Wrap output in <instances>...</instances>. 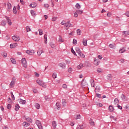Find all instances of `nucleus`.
<instances>
[{
  "mask_svg": "<svg viewBox=\"0 0 129 129\" xmlns=\"http://www.w3.org/2000/svg\"><path fill=\"white\" fill-rule=\"evenodd\" d=\"M21 63L24 68H27V67H28V63L27 62V60L25 58H22Z\"/></svg>",
  "mask_w": 129,
  "mask_h": 129,
  "instance_id": "obj_1",
  "label": "nucleus"
},
{
  "mask_svg": "<svg viewBox=\"0 0 129 129\" xmlns=\"http://www.w3.org/2000/svg\"><path fill=\"white\" fill-rule=\"evenodd\" d=\"M19 109H20V106L19 105V104H17L15 106V110L16 111H18V110H19Z\"/></svg>",
  "mask_w": 129,
  "mask_h": 129,
  "instance_id": "obj_30",
  "label": "nucleus"
},
{
  "mask_svg": "<svg viewBox=\"0 0 129 129\" xmlns=\"http://www.w3.org/2000/svg\"><path fill=\"white\" fill-rule=\"evenodd\" d=\"M59 67L62 69H65L66 68V64L65 62H60L58 64Z\"/></svg>",
  "mask_w": 129,
  "mask_h": 129,
  "instance_id": "obj_4",
  "label": "nucleus"
},
{
  "mask_svg": "<svg viewBox=\"0 0 129 129\" xmlns=\"http://www.w3.org/2000/svg\"><path fill=\"white\" fill-rule=\"evenodd\" d=\"M74 17H75V18H77V17H78V13L77 12V11H76L74 13Z\"/></svg>",
  "mask_w": 129,
  "mask_h": 129,
  "instance_id": "obj_46",
  "label": "nucleus"
},
{
  "mask_svg": "<svg viewBox=\"0 0 129 129\" xmlns=\"http://www.w3.org/2000/svg\"><path fill=\"white\" fill-rule=\"evenodd\" d=\"M109 48L111 49H115V44H111L109 45Z\"/></svg>",
  "mask_w": 129,
  "mask_h": 129,
  "instance_id": "obj_23",
  "label": "nucleus"
},
{
  "mask_svg": "<svg viewBox=\"0 0 129 129\" xmlns=\"http://www.w3.org/2000/svg\"><path fill=\"white\" fill-rule=\"evenodd\" d=\"M76 119H80V115H78L76 116V117H75Z\"/></svg>",
  "mask_w": 129,
  "mask_h": 129,
  "instance_id": "obj_62",
  "label": "nucleus"
},
{
  "mask_svg": "<svg viewBox=\"0 0 129 129\" xmlns=\"http://www.w3.org/2000/svg\"><path fill=\"white\" fill-rule=\"evenodd\" d=\"M43 82H43V81H41V80H36V83L38 84L40 86L42 85V84H43Z\"/></svg>",
  "mask_w": 129,
  "mask_h": 129,
  "instance_id": "obj_16",
  "label": "nucleus"
},
{
  "mask_svg": "<svg viewBox=\"0 0 129 129\" xmlns=\"http://www.w3.org/2000/svg\"><path fill=\"white\" fill-rule=\"evenodd\" d=\"M26 30L27 32H30L31 31V28H30V27H29V26H27L26 27Z\"/></svg>",
  "mask_w": 129,
  "mask_h": 129,
  "instance_id": "obj_50",
  "label": "nucleus"
},
{
  "mask_svg": "<svg viewBox=\"0 0 129 129\" xmlns=\"http://www.w3.org/2000/svg\"><path fill=\"white\" fill-rule=\"evenodd\" d=\"M96 104L97 106H99L100 107H102V106H103V105L101 103L98 102Z\"/></svg>",
  "mask_w": 129,
  "mask_h": 129,
  "instance_id": "obj_42",
  "label": "nucleus"
},
{
  "mask_svg": "<svg viewBox=\"0 0 129 129\" xmlns=\"http://www.w3.org/2000/svg\"><path fill=\"white\" fill-rule=\"evenodd\" d=\"M7 6H8V11L10 12L11 9H12V4L9 3L8 4Z\"/></svg>",
  "mask_w": 129,
  "mask_h": 129,
  "instance_id": "obj_29",
  "label": "nucleus"
},
{
  "mask_svg": "<svg viewBox=\"0 0 129 129\" xmlns=\"http://www.w3.org/2000/svg\"><path fill=\"white\" fill-rule=\"evenodd\" d=\"M78 127H79V128H80V129H83L85 127V126H84L83 125H78Z\"/></svg>",
  "mask_w": 129,
  "mask_h": 129,
  "instance_id": "obj_55",
  "label": "nucleus"
},
{
  "mask_svg": "<svg viewBox=\"0 0 129 129\" xmlns=\"http://www.w3.org/2000/svg\"><path fill=\"white\" fill-rule=\"evenodd\" d=\"M56 20H57V17H53L51 19V21H52V22H56Z\"/></svg>",
  "mask_w": 129,
  "mask_h": 129,
  "instance_id": "obj_48",
  "label": "nucleus"
},
{
  "mask_svg": "<svg viewBox=\"0 0 129 129\" xmlns=\"http://www.w3.org/2000/svg\"><path fill=\"white\" fill-rule=\"evenodd\" d=\"M15 82L14 81H12L11 83H10V87H13V86H14V85H15Z\"/></svg>",
  "mask_w": 129,
  "mask_h": 129,
  "instance_id": "obj_39",
  "label": "nucleus"
},
{
  "mask_svg": "<svg viewBox=\"0 0 129 129\" xmlns=\"http://www.w3.org/2000/svg\"><path fill=\"white\" fill-rule=\"evenodd\" d=\"M26 53L28 55H34L35 54V50H26Z\"/></svg>",
  "mask_w": 129,
  "mask_h": 129,
  "instance_id": "obj_5",
  "label": "nucleus"
},
{
  "mask_svg": "<svg viewBox=\"0 0 129 129\" xmlns=\"http://www.w3.org/2000/svg\"><path fill=\"white\" fill-rule=\"evenodd\" d=\"M80 57H81V58H85V55L83 54L82 52H81L80 53H79Z\"/></svg>",
  "mask_w": 129,
  "mask_h": 129,
  "instance_id": "obj_32",
  "label": "nucleus"
},
{
  "mask_svg": "<svg viewBox=\"0 0 129 129\" xmlns=\"http://www.w3.org/2000/svg\"><path fill=\"white\" fill-rule=\"evenodd\" d=\"M8 109H11L12 108V106L11 105V104H8L7 106Z\"/></svg>",
  "mask_w": 129,
  "mask_h": 129,
  "instance_id": "obj_58",
  "label": "nucleus"
},
{
  "mask_svg": "<svg viewBox=\"0 0 129 129\" xmlns=\"http://www.w3.org/2000/svg\"><path fill=\"white\" fill-rule=\"evenodd\" d=\"M127 31H123V32H122V35H123V36H127Z\"/></svg>",
  "mask_w": 129,
  "mask_h": 129,
  "instance_id": "obj_57",
  "label": "nucleus"
},
{
  "mask_svg": "<svg viewBox=\"0 0 129 129\" xmlns=\"http://www.w3.org/2000/svg\"><path fill=\"white\" fill-rule=\"evenodd\" d=\"M62 88H64V89H67V85L66 84H63Z\"/></svg>",
  "mask_w": 129,
  "mask_h": 129,
  "instance_id": "obj_61",
  "label": "nucleus"
},
{
  "mask_svg": "<svg viewBox=\"0 0 129 129\" xmlns=\"http://www.w3.org/2000/svg\"><path fill=\"white\" fill-rule=\"evenodd\" d=\"M36 124L37 125L39 129H43V126H42V123L39 120H36L35 122Z\"/></svg>",
  "mask_w": 129,
  "mask_h": 129,
  "instance_id": "obj_2",
  "label": "nucleus"
},
{
  "mask_svg": "<svg viewBox=\"0 0 129 129\" xmlns=\"http://www.w3.org/2000/svg\"><path fill=\"white\" fill-rule=\"evenodd\" d=\"M26 120L27 121H28V122H29V123H30H30H31V122L32 121V119H31L30 118H26Z\"/></svg>",
  "mask_w": 129,
  "mask_h": 129,
  "instance_id": "obj_45",
  "label": "nucleus"
},
{
  "mask_svg": "<svg viewBox=\"0 0 129 129\" xmlns=\"http://www.w3.org/2000/svg\"><path fill=\"white\" fill-rule=\"evenodd\" d=\"M31 14L32 15V17H36V12L34 10L31 11Z\"/></svg>",
  "mask_w": 129,
  "mask_h": 129,
  "instance_id": "obj_25",
  "label": "nucleus"
},
{
  "mask_svg": "<svg viewBox=\"0 0 129 129\" xmlns=\"http://www.w3.org/2000/svg\"><path fill=\"white\" fill-rule=\"evenodd\" d=\"M11 61L12 64H16V59H15V58H11Z\"/></svg>",
  "mask_w": 129,
  "mask_h": 129,
  "instance_id": "obj_36",
  "label": "nucleus"
},
{
  "mask_svg": "<svg viewBox=\"0 0 129 129\" xmlns=\"http://www.w3.org/2000/svg\"><path fill=\"white\" fill-rule=\"evenodd\" d=\"M3 57H4L5 58H6L7 56H8V54H7L6 52H4L3 53Z\"/></svg>",
  "mask_w": 129,
  "mask_h": 129,
  "instance_id": "obj_59",
  "label": "nucleus"
},
{
  "mask_svg": "<svg viewBox=\"0 0 129 129\" xmlns=\"http://www.w3.org/2000/svg\"><path fill=\"white\" fill-rule=\"evenodd\" d=\"M18 101L20 104H26V100L22 99H18Z\"/></svg>",
  "mask_w": 129,
  "mask_h": 129,
  "instance_id": "obj_11",
  "label": "nucleus"
},
{
  "mask_svg": "<svg viewBox=\"0 0 129 129\" xmlns=\"http://www.w3.org/2000/svg\"><path fill=\"white\" fill-rule=\"evenodd\" d=\"M49 7H50L49 4H44V8H45V9H49Z\"/></svg>",
  "mask_w": 129,
  "mask_h": 129,
  "instance_id": "obj_51",
  "label": "nucleus"
},
{
  "mask_svg": "<svg viewBox=\"0 0 129 129\" xmlns=\"http://www.w3.org/2000/svg\"><path fill=\"white\" fill-rule=\"evenodd\" d=\"M56 106H57V108H60L61 107V104H60L59 103H56Z\"/></svg>",
  "mask_w": 129,
  "mask_h": 129,
  "instance_id": "obj_52",
  "label": "nucleus"
},
{
  "mask_svg": "<svg viewBox=\"0 0 129 129\" xmlns=\"http://www.w3.org/2000/svg\"><path fill=\"white\" fill-rule=\"evenodd\" d=\"M34 106H35V108H36V109H40V106L38 103H35L34 104Z\"/></svg>",
  "mask_w": 129,
  "mask_h": 129,
  "instance_id": "obj_24",
  "label": "nucleus"
},
{
  "mask_svg": "<svg viewBox=\"0 0 129 129\" xmlns=\"http://www.w3.org/2000/svg\"><path fill=\"white\" fill-rule=\"evenodd\" d=\"M37 53L38 56H41V55H42V53H43V50L39 49L37 51Z\"/></svg>",
  "mask_w": 129,
  "mask_h": 129,
  "instance_id": "obj_18",
  "label": "nucleus"
},
{
  "mask_svg": "<svg viewBox=\"0 0 129 129\" xmlns=\"http://www.w3.org/2000/svg\"><path fill=\"white\" fill-rule=\"evenodd\" d=\"M84 67L83 66V63H80L79 66L77 67V68L78 70H80V69H82Z\"/></svg>",
  "mask_w": 129,
  "mask_h": 129,
  "instance_id": "obj_15",
  "label": "nucleus"
},
{
  "mask_svg": "<svg viewBox=\"0 0 129 129\" xmlns=\"http://www.w3.org/2000/svg\"><path fill=\"white\" fill-rule=\"evenodd\" d=\"M12 39L13 41H15V42H19V41L21 40V38L19 36L14 35L12 36Z\"/></svg>",
  "mask_w": 129,
  "mask_h": 129,
  "instance_id": "obj_3",
  "label": "nucleus"
},
{
  "mask_svg": "<svg viewBox=\"0 0 129 129\" xmlns=\"http://www.w3.org/2000/svg\"><path fill=\"white\" fill-rule=\"evenodd\" d=\"M6 20H7V23H8V25H9V26H12V20H11L10 19V18H9L8 17H6Z\"/></svg>",
  "mask_w": 129,
  "mask_h": 129,
  "instance_id": "obj_9",
  "label": "nucleus"
},
{
  "mask_svg": "<svg viewBox=\"0 0 129 129\" xmlns=\"http://www.w3.org/2000/svg\"><path fill=\"white\" fill-rule=\"evenodd\" d=\"M108 109H109V111H110V112H113V111H114V108L112 105H110L109 106Z\"/></svg>",
  "mask_w": 129,
  "mask_h": 129,
  "instance_id": "obj_13",
  "label": "nucleus"
},
{
  "mask_svg": "<svg viewBox=\"0 0 129 129\" xmlns=\"http://www.w3.org/2000/svg\"><path fill=\"white\" fill-rule=\"evenodd\" d=\"M76 51L78 54H80V53H81V50L79 47H76Z\"/></svg>",
  "mask_w": 129,
  "mask_h": 129,
  "instance_id": "obj_28",
  "label": "nucleus"
},
{
  "mask_svg": "<svg viewBox=\"0 0 129 129\" xmlns=\"http://www.w3.org/2000/svg\"><path fill=\"white\" fill-rule=\"evenodd\" d=\"M76 12L78 13V14L79 15H81L83 13V11H81V10H76Z\"/></svg>",
  "mask_w": 129,
  "mask_h": 129,
  "instance_id": "obj_43",
  "label": "nucleus"
},
{
  "mask_svg": "<svg viewBox=\"0 0 129 129\" xmlns=\"http://www.w3.org/2000/svg\"><path fill=\"white\" fill-rule=\"evenodd\" d=\"M86 85H87V82H86V81H85V80L82 81V83H81L82 87L83 88L85 86H86Z\"/></svg>",
  "mask_w": 129,
  "mask_h": 129,
  "instance_id": "obj_12",
  "label": "nucleus"
},
{
  "mask_svg": "<svg viewBox=\"0 0 129 129\" xmlns=\"http://www.w3.org/2000/svg\"><path fill=\"white\" fill-rule=\"evenodd\" d=\"M52 124V127L54 129L56 128L57 126V124H56V121H53Z\"/></svg>",
  "mask_w": 129,
  "mask_h": 129,
  "instance_id": "obj_22",
  "label": "nucleus"
},
{
  "mask_svg": "<svg viewBox=\"0 0 129 129\" xmlns=\"http://www.w3.org/2000/svg\"><path fill=\"white\" fill-rule=\"evenodd\" d=\"M13 13L15 15H17V14H18V11L17 10V8H16V7H14L13 8Z\"/></svg>",
  "mask_w": 129,
  "mask_h": 129,
  "instance_id": "obj_19",
  "label": "nucleus"
},
{
  "mask_svg": "<svg viewBox=\"0 0 129 129\" xmlns=\"http://www.w3.org/2000/svg\"><path fill=\"white\" fill-rule=\"evenodd\" d=\"M30 125H31V123L30 122H24L23 123V126L24 127H28V126H30Z\"/></svg>",
  "mask_w": 129,
  "mask_h": 129,
  "instance_id": "obj_8",
  "label": "nucleus"
},
{
  "mask_svg": "<svg viewBox=\"0 0 129 129\" xmlns=\"http://www.w3.org/2000/svg\"><path fill=\"white\" fill-rule=\"evenodd\" d=\"M71 52L74 54V55H75L76 56H77V54H76V53L75 52V51H74V49L73 48H71Z\"/></svg>",
  "mask_w": 129,
  "mask_h": 129,
  "instance_id": "obj_47",
  "label": "nucleus"
},
{
  "mask_svg": "<svg viewBox=\"0 0 129 129\" xmlns=\"http://www.w3.org/2000/svg\"><path fill=\"white\" fill-rule=\"evenodd\" d=\"M100 63V61L99 59H97L96 58H95L94 59V65H95L96 66H98V65H99Z\"/></svg>",
  "mask_w": 129,
  "mask_h": 129,
  "instance_id": "obj_6",
  "label": "nucleus"
},
{
  "mask_svg": "<svg viewBox=\"0 0 129 129\" xmlns=\"http://www.w3.org/2000/svg\"><path fill=\"white\" fill-rule=\"evenodd\" d=\"M67 104V102L66 101V100H63L62 103L63 106H66Z\"/></svg>",
  "mask_w": 129,
  "mask_h": 129,
  "instance_id": "obj_37",
  "label": "nucleus"
},
{
  "mask_svg": "<svg viewBox=\"0 0 129 129\" xmlns=\"http://www.w3.org/2000/svg\"><path fill=\"white\" fill-rule=\"evenodd\" d=\"M16 47H18V43H12L10 44V48L11 49H14V48H16Z\"/></svg>",
  "mask_w": 129,
  "mask_h": 129,
  "instance_id": "obj_10",
  "label": "nucleus"
},
{
  "mask_svg": "<svg viewBox=\"0 0 129 129\" xmlns=\"http://www.w3.org/2000/svg\"><path fill=\"white\" fill-rule=\"evenodd\" d=\"M119 101H118V99L117 98H115L114 101V104H117V105L118 104V103Z\"/></svg>",
  "mask_w": 129,
  "mask_h": 129,
  "instance_id": "obj_33",
  "label": "nucleus"
},
{
  "mask_svg": "<svg viewBox=\"0 0 129 129\" xmlns=\"http://www.w3.org/2000/svg\"><path fill=\"white\" fill-rule=\"evenodd\" d=\"M125 15L126 16V17H129V12H126Z\"/></svg>",
  "mask_w": 129,
  "mask_h": 129,
  "instance_id": "obj_64",
  "label": "nucleus"
},
{
  "mask_svg": "<svg viewBox=\"0 0 129 129\" xmlns=\"http://www.w3.org/2000/svg\"><path fill=\"white\" fill-rule=\"evenodd\" d=\"M45 99L47 101H49V100H50V97H49V96H45Z\"/></svg>",
  "mask_w": 129,
  "mask_h": 129,
  "instance_id": "obj_56",
  "label": "nucleus"
},
{
  "mask_svg": "<svg viewBox=\"0 0 129 129\" xmlns=\"http://www.w3.org/2000/svg\"><path fill=\"white\" fill-rule=\"evenodd\" d=\"M42 87H44V88H46L47 87V85L44 83V82L42 83V85L41 86Z\"/></svg>",
  "mask_w": 129,
  "mask_h": 129,
  "instance_id": "obj_60",
  "label": "nucleus"
},
{
  "mask_svg": "<svg viewBox=\"0 0 129 129\" xmlns=\"http://www.w3.org/2000/svg\"><path fill=\"white\" fill-rule=\"evenodd\" d=\"M37 4L36 3H31L29 7H30V8H36V7H37Z\"/></svg>",
  "mask_w": 129,
  "mask_h": 129,
  "instance_id": "obj_14",
  "label": "nucleus"
},
{
  "mask_svg": "<svg viewBox=\"0 0 129 129\" xmlns=\"http://www.w3.org/2000/svg\"><path fill=\"white\" fill-rule=\"evenodd\" d=\"M125 51V48H124V47L121 48L119 49V53H120V54H121L122 53H124V51Z\"/></svg>",
  "mask_w": 129,
  "mask_h": 129,
  "instance_id": "obj_20",
  "label": "nucleus"
},
{
  "mask_svg": "<svg viewBox=\"0 0 129 129\" xmlns=\"http://www.w3.org/2000/svg\"><path fill=\"white\" fill-rule=\"evenodd\" d=\"M11 97H12V99L13 100H15V96L14 95V94L12 92H11Z\"/></svg>",
  "mask_w": 129,
  "mask_h": 129,
  "instance_id": "obj_54",
  "label": "nucleus"
},
{
  "mask_svg": "<svg viewBox=\"0 0 129 129\" xmlns=\"http://www.w3.org/2000/svg\"><path fill=\"white\" fill-rule=\"evenodd\" d=\"M7 25V21L6 20H2L1 22V26L5 27Z\"/></svg>",
  "mask_w": 129,
  "mask_h": 129,
  "instance_id": "obj_21",
  "label": "nucleus"
},
{
  "mask_svg": "<svg viewBox=\"0 0 129 129\" xmlns=\"http://www.w3.org/2000/svg\"><path fill=\"white\" fill-rule=\"evenodd\" d=\"M90 83L92 87H94V81L93 80H92L90 81Z\"/></svg>",
  "mask_w": 129,
  "mask_h": 129,
  "instance_id": "obj_40",
  "label": "nucleus"
},
{
  "mask_svg": "<svg viewBox=\"0 0 129 129\" xmlns=\"http://www.w3.org/2000/svg\"><path fill=\"white\" fill-rule=\"evenodd\" d=\"M82 43L84 46H87V40L85 38L83 39Z\"/></svg>",
  "mask_w": 129,
  "mask_h": 129,
  "instance_id": "obj_17",
  "label": "nucleus"
},
{
  "mask_svg": "<svg viewBox=\"0 0 129 129\" xmlns=\"http://www.w3.org/2000/svg\"><path fill=\"white\" fill-rule=\"evenodd\" d=\"M97 73H102L103 71L101 68H98L97 70Z\"/></svg>",
  "mask_w": 129,
  "mask_h": 129,
  "instance_id": "obj_35",
  "label": "nucleus"
},
{
  "mask_svg": "<svg viewBox=\"0 0 129 129\" xmlns=\"http://www.w3.org/2000/svg\"><path fill=\"white\" fill-rule=\"evenodd\" d=\"M44 44H47V34L44 35Z\"/></svg>",
  "mask_w": 129,
  "mask_h": 129,
  "instance_id": "obj_41",
  "label": "nucleus"
},
{
  "mask_svg": "<svg viewBox=\"0 0 129 129\" xmlns=\"http://www.w3.org/2000/svg\"><path fill=\"white\" fill-rule=\"evenodd\" d=\"M73 44H74V45H77V40L74 39H73Z\"/></svg>",
  "mask_w": 129,
  "mask_h": 129,
  "instance_id": "obj_49",
  "label": "nucleus"
},
{
  "mask_svg": "<svg viewBox=\"0 0 129 129\" xmlns=\"http://www.w3.org/2000/svg\"><path fill=\"white\" fill-rule=\"evenodd\" d=\"M121 98L122 100H124V99H125V96H124V95L123 94H122L121 96Z\"/></svg>",
  "mask_w": 129,
  "mask_h": 129,
  "instance_id": "obj_53",
  "label": "nucleus"
},
{
  "mask_svg": "<svg viewBox=\"0 0 129 129\" xmlns=\"http://www.w3.org/2000/svg\"><path fill=\"white\" fill-rule=\"evenodd\" d=\"M107 79H108V80H111V79H112V76L111 74H109L107 76Z\"/></svg>",
  "mask_w": 129,
  "mask_h": 129,
  "instance_id": "obj_27",
  "label": "nucleus"
},
{
  "mask_svg": "<svg viewBox=\"0 0 129 129\" xmlns=\"http://www.w3.org/2000/svg\"><path fill=\"white\" fill-rule=\"evenodd\" d=\"M64 27L66 28H70V27H73L72 26V24H71V23H70V21H68L66 23V24L64 25Z\"/></svg>",
  "mask_w": 129,
  "mask_h": 129,
  "instance_id": "obj_7",
  "label": "nucleus"
},
{
  "mask_svg": "<svg viewBox=\"0 0 129 129\" xmlns=\"http://www.w3.org/2000/svg\"><path fill=\"white\" fill-rule=\"evenodd\" d=\"M89 123L92 126H94V125H95L94 121H93V120H92L91 119L90 120Z\"/></svg>",
  "mask_w": 129,
  "mask_h": 129,
  "instance_id": "obj_26",
  "label": "nucleus"
},
{
  "mask_svg": "<svg viewBox=\"0 0 129 129\" xmlns=\"http://www.w3.org/2000/svg\"><path fill=\"white\" fill-rule=\"evenodd\" d=\"M125 109L128 110H129V105H126L125 107Z\"/></svg>",
  "mask_w": 129,
  "mask_h": 129,
  "instance_id": "obj_63",
  "label": "nucleus"
},
{
  "mask_svg": "<svg viewBox=\"0 0 129 129\" xmlns=\"http://www.w3.org/2000/svg\"><path fill=\"white\" fill-rule=\"evenodd\" d=\"M76 9H77L78 10H79V9H80L81 8V6L80 5V4H79V3H77L76 5Z\"/></svg>",
  "mask_w": 129,
  "mask_h": 129,
  "instance_id": "obj_34",
  "label": "nucleus"
},
{
  "mask_svg": "<svg viewBox=\"0 0 129 129\" xmlns=\"http://www.w3.org/2000/svg\"><path fill=\"white\" fill-rule=\"evenodd\" d=\"M77 33L78 36H80L81 35V30L80 29L77 30Z\"/></svg>",
  "mask_w": 129,
  "mask_h": 129,
  "instance_id": "obj_38",
  "label": "nucleus"
},
{
  "mask_svg": "<svg viewBox=\"0 0 129 129\" xmlns=\"http://www.w3.org/2000/svg\"><path fill=\"white\" fill-rule=\"evenodd\" d=\"M58 41V42H64V40L62 39V37L61 36L59 37Z\"/></svg>",
  "mask_w": 129,
  "mask_h": 129,
  "instance_id": "obj_44",
  "label": "nucleus"
},
{
  "mask_svg": "<svg viewBox=\"0 0 129 129\" xmlns=\"http://www.w3.org/2000/svg\"><path fill=\"white\" fill-rule=\"evenodd\" d=\"M38 32H39V35L40 36H42V35H43V30H42L41 29H39Z\"/></svg>",
  "mask_w": 129,
  "mask_h": 129,
  "instance_id": "obj_31",
  "label": "nucleus"
}]
</instances>
